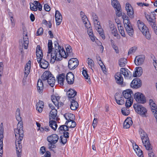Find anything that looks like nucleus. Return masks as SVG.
<instances>
[{
	"instance_id": "7",
	"label": "nucleus",
	"mask_w": 157,
	"mask_h": 157,
	"mask_svg": "<svg viewBox=\"0 0 157 157\" xmlns=\"http://www.w3.org/2000/svg\"><path fill=\"white\" fill-rule=\"evenodd\" d=\"M153 16L147 15L146 17L149 23V24L151 26L155 34L157 35V27L155 24V18L154 16L155 12H152Z\"/></svg>"
},
{
	"instance_id": "40",
	"label": "nucleus",
	"mask_w": 157,
	"mask_h": 157,
	"mask_svg": "<svg viewBox=\"0 0 157 157\" xmlns=\"http://www.w3.org/2000/svg\"><path fill=\"white\" fill-rule=\"evenodd\" d=\"M110 41L112 47L115 50L116 53L118 54L119 53V50L118 46L115 44V42L113 40H111Z\"/></svg>"
},
{
	"instance_id": "20",
	"label": "nucleus",
	"mask_w": 157,
	"mask_h": 157,
	"mask_svg": "<svg viewBox=\"0 0 157 157\" xmlns=\"http://www.w3.org/2000/svg\"><path fill=\"white\" fill-rule=\"evenodd\" d=\"M55 17L56 25H59L61 24L62 21V17L61 14L58 10L56 11Z\"/></svg>"
},
{
	"instance_id": "37",
	"label": "nucleus",
	"mask_w": 157,
	"mask_h": 157,
	"mask_svg": "<svg viewBox=\"0 0 157 157\" xmlns=\"http://www.w3.org/2000/svg\"><path fill=\"white\" fill-rule=\"evenodd\" d=\"M127 63V59L124 58H121L119 60V64L120 67H124Z\"/></svg>"
},
{
	"instance_id": "35",
	"label": "nucleus",
	"mask_w": 157,
	"mask_h": 157,
	"mask_svg": "<svg viewBox=\"0 0 157 157\" xmlns=\"http://www.w3.org/2000/svg\"><path fill=\"white\" fill-rule=\"evenodd\" d=\"M51 120L49 121V125L53 130H56L57 127V125L56 121L53 120Z\"/></svg>"
},
{
	"instance_id": "16",
	"label": "nucleus",
	"mask_w": 157,
	"mask_h": 157,
	"mask_svg": "<svg viewBox=\"0 0 157 157\" xmlns=\"http://www.w3.org/2000/svg\"><path fill=\"white\" fill-rule=\"evenodd\" d=\"M122 94L125 98L127 99L133 98L132 95H133L132 91L130 89L124 90L122 92Z\"/></svg>"
},
{
	"instance_id": "8",
	"label": "nucleus",
	"mask_w": 157,
	"mask_h": 157,
	"mask_svg": "<svg viewBox=\"0 0 157 157\" xmlns=\"http://www.w3.org/2000/svg\"><path fill=\"white\" fill-rule=\"evenodd\" d=\"M136 112L142 117H146L147 112L146 109L140 104H134L133 105Z\"/></svg>"
},
{
	"instance_id": "3",
	"label": "nucleus",
	"mask_w": 157,
	"mask_h": 157,
	"mask_svg": "<svg viewBox=\"0 0 157 157\" xmlns=\"http://www.w3.org/2000/svg\"><path fill=\"white\" fill-rule=\"evenodd\" d=\"M121 74H122L125 78L129 79L132 76L131 72L127 69L125 68H121L120 70V72H117L115 75V77L116 81V82L122 86H124L125 84L123 82V78Z\"/></svg>"
},
{
	"instance_id": "30",
	"label": "nucleus",
	"mask_w": 157,
	"mask_h": 157,
	"mask_svg": "<svg viewBox=\"0 0 157 157\" xmlns=\"http://www.w3.org/2000/svg\"><path fill=\"white\" fill-rule=\"evenodd\" d=\"M64 116L66 119L68 121H71L75 119V116L73 114L67 113L64 114Z\"/></svg>"
},
{
	"instance_id": "9",
	"label": "nucleus",
	"mask_w": 157,
	"mask_h": 157,
	"mask_svg": "<svg viewBox=\"0 0 157 157\" xmlns=\"http://www.w3.org/2000/svg\"><path fill=\"white\" fill-rule=\"evenodd\" d=\"M134 98L138 103L144 104L146 102L145 96L141 93L138 92L135 93L134 95Z\"/></svg>"
},
{
	"instance_id": "39",
	"label": "nucleus",
	"mask_w": 157,
	"mask_h": 157,
	"mask_svg": "<svg viewBox=\"0 0 157 157\" xmlns=\"http://www.w3.org/2000/svg\"><path fill=\"white\" fill-rule=\"evenodd\" d=\"M66 52H65V54L67 56V58L69 56H71L72 49L71 47L69 46H68L66 48Z\"/></svg>"
},
{
	"instance_id": "62",
	"label": "nucleus",
	"mask_w": 157,
	"mask_h": 157,
	"mask_svg": "<svg viewBox=\"0 0 157 157\" xmlns=\"http://www.w3.org/2000/svg\"><path fill=\"white\" fill-rule=\"evenodd\" d=\"M44 8L47 11H49L50 10V8L49 6L47 4L44 5Z\"/></svg>"
},
{
	"instance_id": "45",
	"label": "nucleus",
	"mask_w": 157,
	"mask_h": 157,
	"mask_svg": "<svg viewBox=\"0 0 157 157\" xmlns=\"http://www.w3.org/2000/svg\"><path fill=\"white\" fill-rule=\"evenodd\" d=\"M133 98H131V99H128L126 100L125 106L127 108H129L130 107L133 103Z\"/></svg>"
},
{
	"instance_id": "18",
	"label": "nucleus",
	"mask_w": 157,
	"mask_h": 157,
	"mask_svg": "<svg viewBox=\"0 0 157 157\" xmlns=\"http://www.w3.org/2000/svg\"><path fill=\"white\" fill-rule=\"evenodd\" d=\"M25 26H23L22 27V29L24 30V32H25ZM23 40L24 41V47L25 49H27L28 47V45L29 43V40L27 36V34L26 33L25 34L23 33Z\"/></svg>"
},
{
	"instance_id": "51",
	"label": "nucleus",
	"mask_w": 157,
	"mask_h": 157,
	"mask_svg": "<svg viewBox=\"0 0 157 157\" xmlns=\"http://www.w3.org/2000/svg\"><path fill=\"white\" fill-rule=\"evenodd\" d=\"M48 148L50 149V150L52 151H54V150H53L52 149L55 148L56 147L55 144L51 143H49L48 144Z\"/></svg>"
},
{
	"instance_id": "33",
	"label": "nucleus",
	"mask_w": 157,
	"mask_h": 157,
	"mask_svg": "<svg viewBox=\"0 0 157 157\" xmlns=\"http://www.w3.org/2000/svg\"><path fill=\"white\" fill-rule=\"evenodd\" d=\"M47 82L48 84L51 86L53 87L55 85V78L53 76V75H52V76L50 77Z\"/></svg>"
},
{
	"instance_id": "57",
	"label": "nucleus",
	"mask_w": 157,
	"mask_h": 157,
	"mask_svg": "<svg viewBox=\"0 0 157 157\" xmlns=\"http://www.w3.org/2000/svg\"><path fill=\"white\" fill-rule=\"evenodd\" d=\"M88 26V27H86L87 28L88 30H87V32L88 33V34L89 36H91L90 35H92V29H91V27H90V24L89 25H87Z\"/></svg>"
},
{
	"instance_id": "17",
	"label": "nucleus",
	"mask_w": 157,
	"mask_h": 157,
	"mask_svg": "<svg viewBox=\"0 0 157 157\" xmlns=\"http://www.w3.org/2000/svg\"><path fill=\"white\" fill-rule=\"evenodd\" d=\"M115 97L116 101L118 104L122 105L124 104V101L122 94L119 93H117Z\"/></svg>"
},
{
	"instance_id": "61",
	"label": "nucleus",
	"mask_w": 157,
	"mask_h": 157,
	"mask_svg": "<svg viewBox=\"0 0 157 157\" xmlns=\"http://www.w3.org/2000/svg\"><path fill=\"white\" fill-rule=\"evenodd\" d=\"M98 63L100 67H101L103 71L105 70V66L104 65L101 60V61H98Z\"/></svg>"
},
{
	"instance_id": "21",
	"label": "nucleus",
	"mask_w": 157,
	"mask_h": 157,
	"mask_svg": "<svg viewBox=\"0 0 157 157\" xmlns=\"http://www.w3.org/2000/svg\"><path fill=\"white\" fill-rule=\"evenodd\" d=\"M75 99H69L71 101L70 108L73 110H76L78 107V102L75 101Z\"/></svg>"
},
{
	"instance_id": "42",
	"label": "nucleus",
	"mask_w": 157,
	"mask_h": 157,
	"mask_svg": "<svg viewBox=\"0 0 157 157\" xmlns=\"http://www.w3.org/2000/svg\"><path fill=\"white\" fill-rule=\"evenodd\" d=\"M60 97L58 96L52 95L51 97V99L53 104L58 103L59 102Z\"/></svg>"
},
{
	"instance_id": "44",
	"label": "nucleus",
	"mask_w": 157,
	"mask_h": 157,
	"mask_svg": "<svg viewBox=\"0 0 157 157\" xmlns=\"http://www.w3.org/2000/svg\"><path fill=\"white\" fill-rule=\"evenodd\" d=\"M111 4L112 6L115 9L121 6L120 3L117 0H111Z\"/></svg>"
},
{
	"instance_id": "48",
	"label": "nucleus",
	"mask_w": 157,
	"mask_h": 157,
	"mask_svg": "<svg viewBox=\"0 0 157 157\" xmlns=\"http://www.w3.org/2000/svg\"><path fill=\"white\" fill-rule=\"evenodd\" d=\"M82 20L83 21L84 24L85 25V27H88V26H87V25H89L90 24V23L89 22L88 23L86 21H88V19L86 16L82 17Z\"/></svg>"
},
{
	"instance_id": "19",
	"label": "nucleus",
	"mask_w": 157,
	"mask_h": 157,
	"mask_svg": "<svg viewBox=\"0 0 157 157\" xmlns=\"http://www.w3.org/2000/svg\"><path fill=\"white\" fill-rule=\"evenodd\" d=\"M48 54L46 56V58L48 60H49L51 61V52H52L53 50L52 48V40H49L48 41Z\"/></svg>"
},
{
	"instance_id": "28",
	"label": "nucleus",
	"mask_w": 157,
	"mask_h": 157,
	"mask_svg": "<svg viewBox=\"0 0 157 157\" xmlns=\"http://www.w3.org/2000/svg\"><path fill=\"white\" fill-rule=\"evenodd\" d=\"M37 89L38 92L41 93L43 91L44 88V85L41 79H39L37 84Z\"/></svg>"
},
{
	"instance_id": "22",
	"label": "nucleus",
	"mask_w": 157,
	"mask_h": 157,
	"mask_svg": "<svg viewBox=\"0 0 157 157\" xmlns=\"http://www.w3.org/2000/svg\"><path fill=\"white\" fill-rule=\"evenodd\" d=\"M31 62L30 61H29L26 64L25 67L24 72V78H26L28 75L31 68Z\"/></svg>"
},
{
	"instance_id": "31",
	"label": "nucleus",
	"mask_w": 157,
	"mask_h": 157,
	"mask_svg": "<svg viewBox=\"0 0 157 157\" xmlns=\"http://www.w3.org/2000/svg\"><path fill=\"white\" fill-rule=\"evenodd\" d=\"M65 77V75L63 73L59 75L57 78L58 81V83L61 85H63Z\"/></svg>"
},
{
	"instance_id": "59",
	"label": "nucleus",
	"mask_w": 157,
	"mask_h": 157,
	"mask_svg": "<svg viewBox=\"0 0 157 157\" xmlns=\"http://www.w3.org/2000/svg\"><path fill=\"white\" fill-rule=\"evenodd\" d=\"M3 64L2 62H0V76H2L3 73Z\"/></svg>"
},
{
	"instance_id": "49",
	"label": "nucleus",
	"mask_w": 157,
	"mask_h": 157,
	"mask_svg": "<svg viewBox=\"0 0 157 157\" xmlns=\"http://www.w3.org/2000/svg\"><path fill=\"white\" fill-rule=\"evenodd\" d=\"M118 28L119 31L121 35L123 37H125V35L124 33L123 27L121 26L119 27H118Z\"/></svg>"
},
{
	"instance_id": "6",
	"label": "nucleus",
	"mask_w": 157,
	"mask_h": 157,
	"mask_svg": "<svg viewBox=\"0 0 157 157\" xmlns=\"http://www.w3.org/2000/svg\"><path fill=\"white\" fill-rule=\"evenodd\" d=\"M137 24L139 29L141 31L146 38L149 40L151 38V35L148 28L144 23L140 20L137 21Z\"/></svg>"
},
{
	"instance_id": "15",
	"label": "nucleus",
	"mask_w": 157,
	"mask_h": 157,
	"mask_svg": "<svg viewBox=\"0 0 157 157\" xmlns=\"http://www.w3.org/2000/svg\"><path fill=\"white\" fill-rule=\"evenodd\" d=\"M145 58V56L144 55H141L136 56L135 60L136 65L137 66L142 65L144 62Z\"/></svg>"
},
{
	"instance_id": "13",
	"label": "nucleus",
	"mask_w": 157,
	"mask_h": 157,
	"mask_svg": "<svg viewBox=\"0 0 157 157\" xmlns=\"http://www.w3.org/2000/svg\"><path fill=\"white\" fill-rule=\"evenodd\" d=\"M59 140V136L56 134H53L48 136L47 140L49 143L56 144Z\"/></svg>"
},
{
	"instance_id": "46",
	"label": "nucleus",
	"mask_w": 157,
	"mask_h": 157,
	"mask_svg": "<svg viewBox=\"0 0 157 157\" xmlns=\"http://www.w3.org/2000/svg\"><path fill=\"white\" fill-rule=\"evenodd\" d=\"M116 14L117 16L118 17H121L122 16V12L121 9V6L117 7V8H116Z\"/></svg>"
},
{
	"instance_id": "1",
	"label": "nucleus",
	"mask_w": 157,
	"mask_h": 157,
	"mask_svg": "<svg viewBox=\"0 0 157 157\" xmlns=\"http://www.w3.org/2000/svg\"><path fill=\"white\" fill-rule=\"evenodd\" d=\"M17 120L19 121L17 124V128L14 129L16 140L15 145L16 153L17 157H21L22 151V145L21 141L23 139L24 131L23 130V126L21 121V118L20 115H16Z\"/></svg>"
},
{
	"instance_id": "26",
	"label": "nucleus",
	"mask_w": 157,
	"mask_h": 157,
	"mask_svg": "<svg viewBox=\"0 0 157 157\" xmlns=\"http://www.w3.org/2000/svg\"><path fill=\"white\" fill-rule=\"evenodd\" d=\"M143 73V69L141 67H138L136 68V70L133 74V76L134 77H139Z\"/></svg>"
},
{
	"instance_id": "11",
	"label": "nucleus",
	"mask_w": 157,
	"mask_h": 157,
	"mask_svg": "<svg viewBox=\"0 0 157 157\" xmlns=\"http://www.w3.org/2000/svg\"><path fill=\"white\" fill-rule=\"evenodd\" d=\"M142 85L141 81L138 78H134L130 84L131 87L137 89L140 87Z\"/></svg>"
},
{
	"instance_id": "38",
	"label": "nucleus",
	"mask_w": 157,
	"mask_h": 157,
	"mask_svg": "<svg viewBox=\"0 0 157 157\" xmlns=\"http://www.w3.org/2000/svg\"><path fill=\"white\" fill-rule=\"evenodd\" d=\"M37 1H34L33 3H30V9L32 11H36L37 10V8L35 5H37Z\"/></svg>"
},
{
	"instance_id": "23",
	"label": "nucleus",
	"mask_w": 157,
	"mask_h": 157,
	"mask_svg": "<svg viewBox=\"0 0 157 157\" xmlns=\"http://www.w3.org/2000/svg\"><path fill=\"white\" fill-rule=\"evenodd\" d=\"M76 91L74 90L71 89H70L67 92V94L70 99H75V97L76 95Z\"/></svg>"
},
{
	"instance_id": "27",
	"label": "nucleus",
	"mask_w": 157,
	"mask_h": 157,
	"mask_svg": "<svg viewBox=\"0 0 157 157\" xmlns=\"http://www.w3.org/2000/svg\"><path fill=\"white\" fill-rule=\"evenodd\" d=\"M44 107V103L41 101H39V102L36 104V110L39 112L41 113Z\"/></svg>"
},
{
	"instance_id": "60",
	"label": "nucleus",
	"mask_w": 157,
	"mask_h": 157,
	"mask_svg": "<svg viewBox=\"0 0 157 157\" xmlns=\"http://www.w3.org/2000/svg\"><path fill=\"white\" fill-rule=\"evenodd\" d=\"M82 74L86 79H88L89 76L87 74V71L86 70H83Z\"/></svg>"
},
{
	"instance_id": "52",
	"label": "nucleus",
	"mask_w": 157,
	"mask_h": 157,
	"mask_svg": "<svg viewBox=\"0 0 157 157\" xmlns=\"http://www.w3.org/2000/svg\"><path fill=\"white\" fill-rule=\"evenodd\" d=\"M60 142L63 144H64L67 142V138L63 136H61L60 137Z\"/></svg>"
},
{
	"instance_id": "58",
	"label": "nucleus",
	"mask_w": 157,
	"mask_h": 157,
	"mask_svg": "<svg viewBox=\"0 0 157 157\" xmlns=\"http://www.w3.org/2000/svg\"><path fill=\"white\" fill-rule=\"evenodd\" d=\"M92 16L93 17L94 22H96V21L98 20V16L95 13H92Z\"/></svg>"
},
{
	"instance_id": "36",
	"label": "nucleus",
	"mask_w": 157,
	"mask_h": 157,
	"mask_svg": "<svg viewBox=\"0 0 157 157\" xmlns=\"http://www.w3.org/2000/svg\"><path fill=\"white\" fill-rule=\"evenodd\" d=\"M150 108L155 117L156 118V122H157V107L156 105L155 106L151 105Z\"/></svg>"
},
{
	"instance_id": "29",
	"label": "nucleus",
	"mask_w": 157,
	"mask_h": 157,
	"mask_svg": "<svg viewBox=\"0 0 157 157\" xmlns=\"http://www.w3.org/2000/svg\"><path fill=\"white\" fill-rule=\"evenodd\" d=\"M52 75L50 71H46L43 73L41 76V79L43 81L48 80V79L50 77L52 76Z\"/></svg>"
},
{
	"instance_id": "4",
	"label": "nucleus",
	"mask_w": 157,
	"mask_h": 157,
	"mask_svg": "<svg viewBox=\"0 0 157 157\" xmlns=\"http://www.w3.org/2000/svg\"><path fill=\"white\" fill-rule=\"evenodd\" d=\"M36 53L37 61L40 63V66L42 68L46 69L49 65L48 62L44 59H43V54L40 45L37 46L36 49Z\"/></svg>"
},
{
	"instance_id": "47",
	"label": "nucleus",
	"mask_w": 157,
	"mask_h": 157,
	"mask_svg": "<svg viewBox=\"0 0 157 157\" xmlns=\"http://www.w3.org/2000/svg\"><path fill=\"white\" fill-rule=\"evenodd\" d=\"M110 31L114 36L116 37L118 35L116 27L110 29Z\"/></svg>"
},
{
	"instance_id": "2",
	"label": "nucleus",
	"mask_w": 157,
	"mask_h": 157,
	"mask_svg": "<svg viewBox=\"0 0 157 157\" xmlns=\"http://www.w3.org/2000/svg\"><path fill=\"white\" fill-rule=\"evenodd\" d=\"M54 47L53 48L52 52L51 53V63H53L55 60L59 61L62 59L67 58L65 52L64 48L60 46L57 41L54 42Z\"/></svg>"
},
{
	"instance_id": "53",
	"label": "nucleus",
	"mask_w": 157,
	"mask_h": 157,
	"mask_svg": "<svg viewBox=\"0 0 157 157\" xmlns=\"http://www.w3.org/2000/svg\"><path fill=\"white\" fill-rule=\"evenodd\" d=\"M59 129L60 131H68L69 129L68 127H67L65 125L60 126L59 128Z\"/></svg>"
},
{
	"instance_id": "50",
	"label": "nucleus",
	"mask_w": 157,
	"mask_h": 157,
	"mask_svg": "<svg viewBox=\"0 0 157 157\" xmlns=\"http://www.w3.org/2000/svg\"><path fill=\"white\" fill-rule=\"evenodd\" d=\"M137 155L140 157H143L144 155L142 151L140 149H137L135 150Z\"/></svg>"
},
{
	"instance_id": "24",
	"label": "nucleus",
	"mask_w": 157,
	"mask_h": 157,
	"mask_svg": "<svg viewBox=\"0 0 157 157\" xmlns=\"http://www.w3.org/2000/svg\"><path fill=\"white\" fill-rule=\"evenodd\" d=\"M125 28L129 36H132L134 33V31L132 25L126 26Z\"/></svg>"
},
{
	"instance_id": "43",
	"label": "nucleus",
	"mask_w": 157,
	"mask_h": 157,
	"mask_svg": "<svg viewBox=\"0 0 157 157\" xmlns=\"http://www.w3.org/2000/svg\"><path fill=\"white\" fill-rule=\"evenodd\" d=\"M88 64L89 67L90 68L92 71V67H93L94 66V61L91 59L88 58L87 59Z\"/></svg>"
},
{
	"instance_id": "32",
	"label": "nucleus",
	"mask_w": 157,
	"mask_h": 157,
	"mask_svg": "<svg viewBox=\"0 0 157 157\" xmlns=\"http://www.w3.org/2000/svg\"><path fill=\"white\" fill-rule=\"evenodd\" d=\"M57 113V110L56 109H53L51 110L50 113L49 119L54 120L56 117Z\"/></svg>"
},
{
	"instance_id": "63",
	"label": "nucleus",
	"mask_w": 157,
	"mask_h": 157,
	"mask_svg": "<svg viewBox=\"0 0 157 157\" xmlns=\"http://www.w3.org/2000/svg\"><path fill=\"white\" fill-rule=\"evenodd\" d=\"M97 119L96 118H94L93 121L92 125L94 128L97 125Z\"/></svg>"
},
{
	"instance_id": "56",
	"label": "nucleus",
	"mask_w": 157,
	"mask_h": 157,
	"mask_svg": "<svg viewBox=\"0 0 157 157\" xmlns=\"http://www.w3.org/2000/svg\"><path fill=\"white\" fill-rule=\"evenodd\" d=\"M136 49V48L135 47H132L130 48L128 52V54L130 55L132 54V53H134L135 52Z\"/></svg>"
},
{
	"instance_id": "5",
	"label": "nucleus",
	"mask_w": 157,
	"mask_h": 157,
	"mask_svg": "<svg viewBox=\"0 0 157 157\" xmlns=\"http://www.w3.org/2000/svg\"><path fill=\"white\" fill-rule=\"evenodd\" d=\"M139 133L142 141L143 144L147 150L150 151L152 149V146L150 143V140L147 134L142 129H140Z\"/></svg>"
},
{
	"instance_id": "12",
	"label": "nucleus",
	"mask_w": 157,
	"mask_h": 157,
	"mask_svg": "<svg viewBox=\"0 0 157 157\" xmlns=\"http://www.w3.org/2000/svg\"><path fill=\"white\" fill-rule=\"evenodd\" d=\"M125 9L127 12L128 15L131 18L134 17V11L131 5L128 3H126Z\"/></svg>"
},
{
	"instance_id": "34",
	"label": "nucleus",
	"mask_w": 157,
	"mask_h": 157,
	"mask_svg": "<svg viewBox=\"0 0 157 157\" xmlns=\"http://www.w3.org/2000/svg\"><path fill=\"white\" fill-rule=\"evenodd\" d=\"M97 31L98 32L101 36L103 39H105V36L103 32V30L101 28V26H99V27L96 26L95 28Z\"/></svg>"
},
{
	"instance_id": "64",
	"label": "nucleus",
	"mask_w": 157,
	"mask_h": 157,
	"mask_svg": "<svg viewBox=\"0 0 157 157\" xmlns=\"http://www.w3.org/2000/svg\"><path fill=\"white\" fill-rule=\"evenodd\" d=\"M109 29L113 28L115 27L113 23L110 20L109 21Z\"/></svg>"
},
{
	"instance_id": "14",
	"label": "nucleus",
	"mask_w": 157,
	"mask_h": 157,
	"mask_svg": "<svg viewBox=\"0 0 157 157\" xmlns=\"http://www.w3.org/2000/svg\"><path fill=\"white\" fill-rule=\"evenodd\" d=\"M74 76L71 72L67 73L66 76V80L67 83L69 85L73 84L74 82Z\"/></svg>"
},
{
	"instance_id": "41",
	"label": "nucleus",
	"mask_w": 157,
	"mask_h": 157,
	"mask_svg": "<svg viewBox=\"0 0 157 157\" xmlns=\"http://www.w3.org/2000/svg\"><path fill=\"white\" fill-rule=\"evenodd\" d=\"M126 107H124L121 109V113L122 114L125 116H127L130 113V111Z\"/></svg>"
},
{
	"instance_id": "55",
	"label": "nucleus",
	"mask_w": 157,
	"mask_h": 157,
	"mask_svg": "<svg viewBox=\"0 0 157 157\" xmlns=\"http://www.w3.org/2000/svg\"><path fill=\"white\" fill-rule=\"evenodd\" d=\"M124 24V28L126 27V25H132L131 23L130 22L129 18L128 19L123 20Z\"/></svg>"
},
{
	"instance_id": "10",
	"label": "nucleus",
	"mask_w": 157,
	"mask_h": 157,
	"mask_svg": "<svg viewBox=\"0 0 157 157\" xmlns=\"http://www.w3.org/2000/svg\"><path fill=\"white\" fill-rule=\"evenodd\" d=\"M78 65V61L76 58H72L68 62V67L70 69H74Z\"/></svg>"
},
{
	"instance_id": "54",
	"label": "nucleus",
	"mask_w": 157,
	"mask_h": 157,
	"mask_svg": "<svg viewBox=\"0 0 157 157\" xmlns=\"http://www.w3.org/2000/svg\"><path fill=\"white\" fill-rule=\"evenodd\" d=\"M43 32V29L42 28H40L37 30L36 33V35L37 36H39L41 35L42 34Z\"/></svg>"
},
{
	"instance_id": "25",
	"label": "nucleus",
	"mask_w": 157,
	"mask_h": 157,
	"mask_svg": "<svg viewBox=\"0 0 157 157\" xmlns=\"http://www.w3.org/2000/svg\"><path fill=\"white\" fill-rule=\"evenodd\" d=\"M132 121L130 117L127 118L124 121L123 124L124 128H129L130 125L132 124Z\"/></svg>"
}]
</instances>
